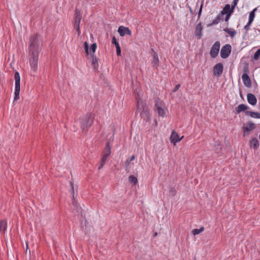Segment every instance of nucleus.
Here are the masks:
<instances>
[{"label": "nucleus", "mask_w": 260, "mask_h": 260, "mask_svg": "<svg viewBox=\"0 0 260 260\" xmlns=\"http://www.w3.org/2000/svg\"><path fill=\"white\" fill-rule=\"evenodd\" d=\"M38 36H32L30 38L29 51L31 53L29 63L31 67V73H35L38 67V52L37 51Z\"/></svg>", "instance_id": "1"}, {"label": "nucleus", "mask_w": 260, "mask_h": 260, "mask_svg": "<svg viewBox=\"0 0 260 260\" xmlns=\"http://www.w3.org/2000/svg\"><path fill=\"white\" fill-rule=\"evenodd\" d=\"M80 120L81 129L83 133H86L93 123V116L91 113L87 114Z\"/></svg>", "instance_id": "2"}, {"label": "nucleus", "mask_w": 260, "mask_h": 260, "mask_svg": "<svg viewBox=\"0 0 260 260\" xmlns=\"http://www.w3.org/2000/svg\"><path fill=\"white\" fill-rule=\"evenodd\" d=\"M137 111L140 115L146 119L149 118V111L148 107L146 104L141 100L138 101Z\"/></svg>", "instance_id": "3"}, {"label": "nucleus", "mask_w": 260, "mask_h": 260, "mask_svg": "<svg viewBox=\"0 0 260 260\" xmlns=\"http://www.w3.org/2000/svg\"><path fill=\"white\" fill-rule=\"evenodd\" d=\"M15 92H14V101H17L19 99V92H20V77L18 72L15 73Z\"/></svg>", "instance_id": "4"}, {"label": "nucleus", "mask_w": 260, "mask_h": 260, "mask_svg": "<svg viewBox=\"0 0 260 260\" xmlns=\"http://www.w3.org/2000/svg\"><path fill=\"white\" fill-rule=\"evenodd\" d=\"M155 109L159 116L164 117L166 115L167 109L161 101H156Z\"/></svg>", "instance_id": "5"}, {"label": "nucleus", "mask_w": 260, "mask_h": 260, "mask_svg": "<svg viewBox=\"0 0 260 260\" xmlns=\"http://www.w3.org/2000/svg\"><path fill=\"white\" fill-rule=\"evenodd\" d=\"M231 51V46L229 44L223 46L220 51V55L222 58H227Z\"/></svg>", "instance_id": "6"}, {"label": "nucleus", "mask_w": 260, "mask_h": 260, "mask_svg": "<svg viewBox=\"0 0 260 260\" xmlns=\"http://www.w3.org/2000/svg\"><path fill=\"white\" fill-rule=\"evenodd\" d=\"M220 49V43L219 42H216L212 46L210 52L211 57L215 58L219 53Z\"/></svg>", "instance_id": "7"}, {"label": "nucleus", "mask_w": 260, "mask_h": 260, "mask_svg": "<svg viewBox=\"0 0 260 260\" xmlns=\"http://www.w3.org/2000/svg\"><path fill=\"white\" fill-rule=\"evenodd\" d=\"M118 32L122 37L125 36L126 34L129 36L132 35L130 29L128 27H124L123 26H120L119 27L118 29Z\"/></svg>", "instance_id": "8"}, {"label": "nucleus", "mask_w": 260, "mask_h": 260, "mask_svg": "<svg viewBox=\"0 0 260 260\" xmlns=\"http://www.w3.org/2000/svg\"><path fill=\"white\" fill-rule=\"evenodd\" d=\"M183 138V136L180 138L178 134L176 133L174 131H172L170 139V142L175 145L177 142L181 141Z\"/></svg>", "instance_id": "9"}, {"label": "nucleus", "mask_w": 260, "mask_h": 260, "mask_svg": "<svg viewBox=\"0 0 260 260\" xmlns=\"http://www.w3.org/2000/svg\"><path fill=\"white\" fill-rule=\"evenodd\" d=\"M223 71V66L221 63L216 64L213 68V73L215 75L220 76Z\"/></svg>", "instance_id": "10"}, {"label": "nucleus", "mask_w": 260, "mask_h": 260, "mask_svg": "<svg viewBox=\"0 0 260 260\" xmlns=\"http://www.w3.org/2000/svg\"><path fill=\"white\" fill-rule=\"evenodd\" d=\"M82 18V14L80 11L76 9L74 15V24H80Z\"/></svg>", "instance_id": "11"}, {"label": "nucleus", "mask_w": 260, "mask_h": 260, "mask_svg": "<svg viewBox=\"0 0 260 260\" xmlns=\"http://www.w3.org/2000/svg\"><path fill=\"white\" fill-rule=\"evenodd\" d=\"M247 101L251 105L254 106L256 105L257 100L255 95L252 93H248L247 95Z\"/></svg>", "instance_id": "12"}, {"label": "nucleus", "mask_w": 260, "mask_h": 260, "mask_svg": "<svg viewBox=\"0 0 260 260\" xmlns=\"http://www.w3.org/2000/svg\"><path fill=\"white\" fill-rule=\"evenodd\" d=\"M255 128L254 123L252 122H248L246 124H244L243 126L244 135H245L246 132L251 131Z\"/></svg>", "instance_id": "13"}, {"label": "nucleus", "mask_w": 260, "mask_h": 260, "mask_svg": "<svg viewBox=\"0 0 260 260\" xmlns=\"http://www.w3.org/2000/svg\"><path fill=\"white\" fill-rule=\"evenodd\" d=\"M242 79L243 82V83L245 86L247 87H250L251 85V80L248 76V75L246 74H244L242 76Z\"/></svg>", "instance_id": "14"}, {"label": "nucleus", "mask_w": 260, "mask_h": 260, "mask_svg": "<svg viewBox=\"0 0 260 260\" xmlns=\"http://www.w3.org/2000/svg\"><path fill=\"white\" fill-rule=\"evenodd\" d=\"M202 26L201 23L198 24L196 27L195 35L200 39L202 37Z\"/></svg>", "instance_id": "15"}, {"label": "nucleus", "mask_w": 260, "mask_h": 260, "mask_svg": "<svg viewBox=\"0 0 260 260\" xmlns=\"http://www.w3.org/2000/svg\"><path fill=\"white\" fill-rule=\"evenodd\" d=\"M153 60H152V64L153 67L157 68L158 66V57L157 55V54L154 51H153Z\"/></svg>", "instance_id": "16"}, {"label": "nucleus", "mask_w": 260, "mask_h": 260, "mask_svg": "<svg viewBox=\"0 0 260 260\" xmlns=\"http://www.w3.org/2000/svg\"><path fill=\"white\" fill-rule=\"evenodd\" d=\"M246 114L247 115L250 116L252 118L260 119V113H258V112H252V111H246Z\"/></svg>", "instance_id": "17"}, {"label": "nucleus", "mask_w": 260, "mask_h": 260, "mask_svg": "<svg viewBox=\"0 0 260 260\" xmlns=\"http://www.w3.org/2000/svg\"><path fill=\"white\" fill-rule=\"evenodd\" d=\"M248 107L244 105V104H240L236 108V112L239 113L242 111H245L247 109H248Z\"/></svg>", "instance_id": "18"}, {"label": "nucleus", "mask_w": 260, "mask_h": 260, "mask_svg": "<svg viewBox=\"0 0 260 260\" xmlns=\"http://www.w3.org/2000/svg\"><path fill=\"white\" fill-rule=\"evenodd\" d=\"M7 225L6 220H0V232H4L6 230Z\"/></svg>", "instance_id": "19"}, {"label": "nucleus", "mask_w": 260, "mask_h": 260, "mask_svg": "<svg viewBox=\"0 0 260 260\" xmlns=\"http://www.w3.org/2000/svg\"><path fill=\"white\" fill-rule=\"evenodd\" d=\"M111 153V147L109 142H107L105 149V152L104 155L108 157Z\"/></svg>", "instance_id": "20"}, {"label": "nucleus", "mask_w": 260, "mask_h": 260, "mask_svg": "<svg viewBox=\"0 0 260 260\" xmlns=\"http://www.w3.org/2000/svg\"><path fill=\"white\" fill-rule=\"evenodd\" d=\"M92 65L93 66V68L94 70H96L98 68V62L97 58L94 55L92 56V60H91Z\"/></svg>", "instance_id": "21"}, {"label": "nucleus", "mask_w": 260, "mask_h": 260, "mask_svg": "<svg viewBox=\"0 0 260 260\" xmlns=\"http://www.w3.org/2000/svg\"><path fill=\"white\" fill-rule=\"evenodd\" d=\"M224 31L228 33L232 38H233L236 34V31L233 28H226Z\"/></svg>", "instance_id": "22"}, {"label": "nucleus", "mask_w": 260, "mask_h": 260, "mask_svg": "<svg viewBox=\"0 0 260 260\" xmlns=\"http://www.w3.org/2000/svg\"><path fill=\"white\" fill-rule=\"evenodd\" d=\"M256 11V8L254 9L249 14V23H251L253 21L255 17V12Z\"/></svg>", "instance_id": "23"}, {"label": "nucleus", "mask_w": 260, "mask_h": 260, "mask_svg": "<svg viewBox=\"0 0 260 260\" xmlns=\"http://www.w3.org/2000/svg\"><path fill=\"white\" fill-rule=\"evenodd\" d=\"M250 145L253 146L254 148H257L259 145V142L257 139L253 138L250 142Z\"/></svg>", "instance_id": "24"}, {"label": "nucleus", "mask_w": 260, "mask_h": 260, "mask_svg": "<svg viewBox=\"0 0 260 260\" xmlns=\"http://www.w3.org/2000/svg\"><path fill=\"white\" fill-rule=\"evenodd\" d=\"M231 10V7L230 6V5L229 4H226L224 6L223 10L221 11V14H228L230 12Z\"/></svg>", "instance_id": "25"}, {"label": "nucleus", "mask_w": 260, "mask_h": 260, "mask_svg": "<svg viewBox=\"0 0 260 260\" xmlns=\"http://www.w3.org/2000/svg\"><path fill=\"white\" fill-rule=\"evenodd\" d=\"M70 185L72 187V189L73 204L75 206H76L77 205V203L75 199V192H74V187L73 186V183L71 182Z\"/></svg>", "instance_id": "26"}, {"label": "nucleus", "mask_w": 260, "mask_h": 260, "mask_svg": "<svg viewBox=\"0 0 260 260\" xmlns=\"http://www.w3.org/2000/svg\"><path fill=\"white\" fill-rule=\"evenodd\" d=\"M128 181L129 182L133 184H136L138 182L137 178L133 175H131L129 176Z\"/></svg>", "instance_id": "27"}, {"label": "nucleus", "mask_w": 260, "mask_h": 260, "mask_svg": "<svg viewBox=\"0 0 260 260\" xmlns=\"http://www.w3.org/2000/svg\"><path fill=\"white\" fill-rule=\"evenodd\" d=\"M204 230V227H201L199 229H194L192 230L191 233L193 235L200 234Z\"/></svg>", "instance_id": "28"}, {"label": "nucleus", "mask_w": 260, "mask_h": 260, "mask_svg": "<svg viewBox=\"0 0 260 260\" xmlns=\"http://www.w3.org/2000/svg\"><path fill=\"white\" fill-rule=\"evenodd\" d=\"M135 158V156L134 155H132L131 158H128L126 161H125V165L126 166V170L128 172V169H127V167L130 164V162L134 160Z\"/></svg>", "instance_id": "29"}, {"label": "nucleus", "mask_w": 260, "mask_h": 260, "mask_svg": "<svg viewBox=\"0 0 260 260\" xmlns=\"http://www.w3.org/2000/svg\"><path fill=\"white\" fill-rule=\"evenodd\" d=\"M107 158L108 157H107L106 156H105L103 155L102 158V162H101V165L99 166V169H101L103 166L104 165H105L107 159Z\"/></svg>", "instance_id": "30"}, {"label": "nucleus", "mask_w": 260, "mask_h": 260, "mask_svg": "<svg viewBox=\"0 0 260 260\" xmlns=\"http://www.w3.org/2000/svg\"><path fill=\"white\" fill-rule=\"evenodd\" d=\"M238 1H239V0H234L233 1L232 5L231 6V12H233L236 6L237 5Z\"/></svg>", "instance_id": "31"}, {"label": "nucleus", "mask_w": 260, "mask_h": 260, "mask_svg": "<svg viewBox=\"0 0 260 260\" xmlns=\"http://www.w3.org/2000/svg\"><path fill=\"white\" fill-rule=\"evenodd\" d=\"M260 56V48L255 53L253 58L254 60H257Z\"/></svg>", "instance_id": "32"}, {"label": "nucleus", "mask_w": 260, "mask_h": 260, "mask_svg": "<svg viewBox=\"0 0 260 260\" xmlns=\"http://www.w3.org/2000/svg\"><path fill=\"white\" fill-rule=\"evenodd\" d=\"M96 49V44L95 43H93L91 45L90 48V52L94 53Z\"/></svg>", "instance_id": "33"}, {"label": "nucleus", "mask_w": 260, "mask_h": 260, "mask_svg": "<svg viewBox=\"0 0 260 260\" xmlns=\"http://www.w3.org/2000/svg\"><path fill=\"white\" fill-rule=\"evenodd\" d=\"M116 49V53L118 56L120 55L121 54V49L119 45V44H117L116 46H115Z\"/></svg>", "instance_id": "34"}, {"label": "nucleus", "mask_w": 260, "mask_h": 260, "mask_svg": "<svg viewBox=\"0 0 260 260\" xmlns=\"http://www.w3.org/2000/svg\"><path fill=\"white\" fill-rule=\"evenodd\" d=\"M74 28L76 29L78 35L80 34V24H74Z\"/></svg>", "instance_id": "35"}, {"label": "nucleus", "mask_w": 260, "mask_h": 260, "mask_svg": "<svg viewBox=\"0 0 260 260\" xmlns=\"http://www.w3.org/2000/svg\"><path fill=\"white\" fill-rule=\"evenodd\" d=\"M169 193L172 196H174L176 193V190L173 188H170L169 190Z\"/></svg>", "instance_id": "36"}, {"label": "nucleus", "mask_w": 260, "mask_h": 260, "mask_svg": "<svg viewBox=\"0 0 260 260\" xmlns=\"http://www.w3.org/2000/svg\"><path fill=\"white\" fill-rule=\"evenodd\" d=\"M84 48H85L86 53L88 54V53H89V52H88V43L86 42H84Z\"/></svg>", "instance_id": "37"}, {"label": "nucleus", "mask_w": 260, "mask_h": 260, "mask_svg": "<svg viewBox=\"0 0 260 260\" xmlns=\"http://www.w3.org/2000/svg\"><path fill=\"white\" fill-rule=\"evenodd\" d=\"M232 13L233 12H231V11H230L229 13L226 14V16L225 18V21H228L229 20L230 17Z\"/></svg>", "instance_id": "38"}, {"label": "nucleus", "mask_w": 260, "mask_h": 260, "mask_svg": "<svg viewBox=\"0 0 260 260\" xmlns=\"http://www.w3.org/2000/svg\"><path fill=\"white\" fill-rule=\"evenodd\" d=\"M112 43L113 44H114L115 46H116V44H119V43L117 42V41H116V38H115V37H113V38H112Z\"/></svg>", "instance_id": "39"}, {"label": "nucleus", "mask_w": 260, "mask_h": 260, "mask_svg": "<svg viewBox=\"0 0 260 260\" xmlns=\"http://www.w3.org/2000/svg\"><path fill=\"white\" fill-rule=\"evenodd\" d=\"M251 24V23H249V22H248V23L245 26L244 28L246 30L249 29Z\"/></svg>", "instance_id": "40"}, {"label": "nucleus", "mask_w": 260, "mask_h": 260, "mask_svg": "<svg viewBox=\"0 0 260 260\" xmlns=\"http://www.w3.org/2000/svg\"><path fill=\"white\" fill-rule=\"evenodd\" d=\"M180 87V85L179 84H177L176 85L174 89L173 90V92H176L177 90H178V89Z\"/></svg>", "instance_id": "41"}, {"label": "nucleus", "mask_w": 260, "mask_h": 260, "mask_svg": "<svg viewBox=\"0 0 260 260\" xmlns=\"http://www.w3.org/2000/svg\"><path fill=\"white\" fill-rule=\"evenodd\" d=\"M202 9V5H201V8H200V11H199V15H200V13H201Z\"/></svg>", "instance_id": "42"}, {"label": "nucleus", "mask_w": 260, "mask_h": 260, "mask_svg": "<svg viewBox=\"0 0 260 260\" xmlns=\"http://www.w3.org/2000/svg\"><path fill=\"white\" fill-rule=\"evenodd\" d=\"M30 250H29L28 251H27V249H26V254H27V253H29V254H30Z\"/></svg>", "instance_id": "43"}, {"label": "nucleus", "mask_w": 260, "mask_h": 260, "mask_svg": "<svg viewBox=\"0 0 260 260\" xmlns=\"http://www.w3.org/2000/svg\"><path fill=\"white\" fill-rule=\"evenodd\" d=\"M30 250H29L28 251H27V249H26V254H27V253H29V254H30Z\"/></svg>", "instance_id": "44"}, {"label": "nucleus", "mask_w": 260, "mask_h": 260, "mask_svg": "<svg viewBox=\"0 0 260 260\" xmlns=\"http://www.w3.org/2000/svg\"><path fill=\"white\" fill-rule=\"evenodd\" d=\"M26 249H28V244L26 243Z\"/></svg>", "instance_id": "45"}, {"label": "nucleus", "mask_w": 260, "mask_h": 260, "mask_svg": "<svg viewBox=\"0 0 260 260\" xmlns=\"http://www.w3.org/2000/svg\"><path fill=\"white\" fill-rule=\"evenodd\" d=\"M259 139H260V134H259Z\"/></svg>", "instance_id": "46"}]
</instances>
